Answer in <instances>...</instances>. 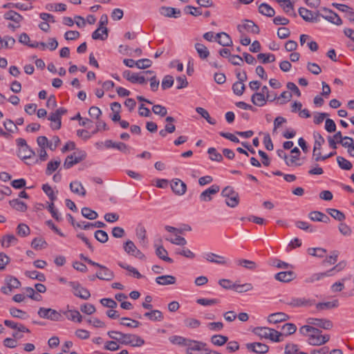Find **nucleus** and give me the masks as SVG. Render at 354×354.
<instances>
[{
    "instance_id": "39448f33",
    "label": "nucleus",
    "mask_w": 354,
    "mask_h": 354,
    "mask_svg": "<svg viewBox=\"0 0 354 354\" xmlns=\"http://www.w3.org/2000/svg\"><path fill=\"white\" fill-rule=\"evenodd\" d=\"M283 302L292 308L310 307L315 304V299L306 297H291Z\"/></svg>"
},
{
    "instance_id": "4468645a",
    "label": "nucleus",
    "mask_w": 354,
    "mask_h": 354,
    "mask_svg": "<svg viewBox=\"0 0 354 354\" xmlns=\"http://www.w3.org/2000/svg\"><path fill=\"white\" fill-rule=\"evenodd\" d=\"M314 138L315 141L313 148V159L315 161V158H318L321 155V147L324 143L325 140L322 136L317 132L314 133Z\"/></svg>"
},
{
    "instance_id": "6ab92c4d",
    "label": "nucleus",
    "mask_w": 354,
    "mask_h": 354,
    "mask_svg": "<svg viewBox=\"0 0 354 354\" xmlns=\"http://www.w3.org/2000/svg\"><path fill=\"white\" fill-rule=\"evenodd\" d=\"M298 12L301 17H302V19L306 21L317 22L318 21V17H317V13H315V16H314L313 12L306 8H299Z\"/></svg>"
},
{
    "instance_id": "9b49d317",
    "label": "nucleus",
    "mask_w": 354,
    "mask_h": 354,
    "mask_svg": "<svg viewBox=\"0 0 354 354\" xmlns=\"http://www.w3.org/2000/svg\"><path fill=\"white\" fill-rule=\"evenodd\" d=\"M68 284L74 290L73 294L75 296L85 300L91 297L88 290L82 287L78 281H70Z\"/></svg>"
},
{
    "instance_id": "338daca9",
    "label": "nucleus",
    "mask_w": 354,
    "mask_h": 354,
    "mask_svg": "<svg viewBox=\"0 0 354 354\" xmlns=\"http://www.w3.org/2000/svg\"><path fill=\"white\" fill-rule=\"evenodd\" d=\"M6 282L12 290V288H18L21 286L20 281L17 278L11 276L6 278Z\"/></svg>"
},
{
    "instance_id": "37998d69",
    "label": "nucleus",
    "mask_w": 354,
    "mask_h": 354,
    "mask_svg": "<svg viewBox=\"0 0 354 354\" xmlns=\"http://www.w3.org/2000/svg\"><path fill=\"white\" fill-rule=\"evenodd\" d=\"M253 289V286L250 283H245L244 284H238L236 282L234 283V286L233 290L239 293H243L248 291L252 290Z\"/></svg>"
},
{
    "instance_id": "09e8293b",
    "label": "nucleus",
    "mask_w": 354,
    "mask_h": 354,
    "mask_svg": "<svg viewBox=\"0 0 354 354\" xmlns=\"http://www.w3.org/2000/svg\"><path fill=\"white\" fill-rule=\"evenodd\" d=\"M196 111L200 114L201 115V117H203V118H205L207 122L208 123H209L210 124H216V120L213 118H212L210 116H209V113L207 112V110H205V109L202 108V107H197L196 109Z\"/></svg>"
},
{
    "instance_id": "473e14b6",
    "label": "nucleus",
    "mask_w": 354,
    "mask_h": 354,
    "mask_svg": "<svg viewBox=\"0 0 354 354\" xmlns=\"http://www.w3.org/2000/svg\"><path fill=\"white\" fill-rule=\"evenodd\" d=\"M252 102L258 106H263L266 104V96L263 93L257 92L251 97Z\"/></svg>"
},
{
    "instance_id": "1a4fd4ad",
    "label": "nucleus",
    "mask_w": 354,
    "mask_h": 354,
    "mask_svg": "<svg viewBox=\"0 0 354 354\" xmlns=\"http://www.w3.org/2000/svg\"><path fill=\"white\" fill-rule=\"evenodd\" d=\"M86 158L85 152H74L73 154L68 156L64 162V167L66 169H70L75 165L80 162Z\"/></svg>"
},
{
    "instance_id": "4d7b16f0",
    "label": "nucleus",
    "mask_w": 354,
    "mask_h": 354,
    "mask_svg": "<svg viewBox=\"0 0 354 354\" xmlns=\"http://www.w3.org/2000/svg\"><path fill=\"white\" fill-rule=\"evenodd\" d=\"M60 160H51L47 164L46 169V174L49 176L51 175L60 165Z\"/></svg>"
},
{
    "instance_id": "f704fd0d",
    "label": "nucleus",
    "mask_w": 354,
    "mask_h": 354,
    "mask_svg": "<svg viewBox=\"0 0 354 354\" xmlns=\"http://www.w3.org/2000/svg\"><path fill=\"white\" fill-rule=\"evenodd\" d=\"M291 153L294 154L292 155L289 160L286 161V164L288 166H290L292 165H295L297 166H300L301 163H297V160L299 159V156L301 154L300 150L297 147H295L291 150Z\"/></svg>"
},
{
    "instance_id": "5701e85b",
    "label": "nucleus",
    "mask_w": 354,
    "mask_h": 354,
    "mask_svg": "<svg viewBox=\"0 0 354 354\" xmlns=\"http://www.w3.org/2000/svg\"><path fill=\"white\" fill-rule=\"evenodd\" d=\"M205 259L209 262L219 265H226L227 263V261L224 257L212 252L207 253L205 256Z\"/></svg>"
},
{
    "instance_id": "b1692460",
    "label": "nucleus",
    "mask_w": 354,
    "mask_h": 354,
    "mask_svg": "<svg viewBox=\"0 0 354 354\" xmlns=\"http://www.w3.org/2000/svg\"><path fill=\"white\" fill-rule=\"evenodd\" d=\"M160 14L167 17L178 18L180 15V10L171 7H162L160 10Z\"/></svg>"
},
{
    "instance_id": "c03bdc74",
    "label": "nucleus",
    "mask_w": 354,
    "mask_h": 354,
    "mask_svg": "<svg viewBox=\"0 0 354 354\" xmlns=\"http://www.w3.org/2000/svg\"><path fill=\"white\" fill-rule=\"evenodd\" d=\"M327 213L330 214L333 218L338 221H342L345 219L346 216L344 214L338 209L328 208L326 210Z\"/></svg>"
},
{
    "instance_id": "e433bc0d",
    "label": "nucleus",
    "mask_w": 354,
    "mask_h": 354,
    "mask_svg": "<svg viewBox=\"0 0 354 354\" xmlns=\"http://www.w3.org/2000/svg\"><path fill=\"white\" fill-rule=\"evenodd\" d=\"M67 318L73 322H77L81 323L82 322V316L77 310H69L64 313Z\"/></svg>"
},
{
    "instance_id": "a878e982",
    "label": "nucleus",
    "mask_w": 354,
    "mask_h": 354,
    "mask_svg": "<svg viewBox=\"0 0 354 354\" xmlns=\"http://www.w3.org/2000/svg\"><path fill=\"white\" fill-rule=\"evenodd\" d=\"M35 155V151L28 145L26 149L25 147L19 148L17 151L18 157L23 160L31 158Z\"/></svg>"
},
{
    "instance_id": "69168bd1",
    "label": "nucleus",
    "mask_w": 354,
    "mask_h": 354,
    "mask_svg": "<svg viewBox=\"0 0 354 354\" xmlns=\"http://www.w3.org/2000/svg\"><path fill=\"white\" fill-rule=\"evenodd\" d=\"M47 245V243L44 239L40 238H35L31 243V246L35 250L45 248H46Z\"/></svg>"
},
{
    "instance_id": "2f4dec72",
    "label": "nucleus",
    "mask_w": 354,
    "mask_h": 354,
    "mask_svg": "<svg viewBox=\"0 0 354 354\" xmlns=\"http://www.w3.org/2000/svg\"><path fill=\"white\" fill-rule=\"evenodd\" d=\"M70 189L72 192L82 196H84L86 193L82 183L79 181L71 182L70 183Z\"/></svg>"
},
{
    "instance_id": "052dcab7",
    "label": "nucleus",
    "mask_w": 354,
    "mask_h": 354,
    "mask_svg": "<svg viewBox=\"0 0 354 354\" xmlns=\"http://www.w3.org/2000/svg\"><path fill=\"white\" fill-rule=\"evenodd\" d=\"M176 131V126L174 124V123H167L165 129H161L159 131V135L162 138H165L167 135V133H172Z\"/></svg>"
},
{
    "instance_id": "f8f14e48",
    "label": "nucleus",
    "mask_w": 354,
    "mask_h": 354,
    "mask_svg": "<svg viewBox=\"0 0 354 354\" xmlns=\"http://www.w3.org/2000/svg\"><path fill=\"white\" fill-rule=\"evenodd\" d=\"M247 349L257 354H265L269 351V346L260 342L248 343L245 345Z\"/></svg>"
},
{
    "instance_id": "f03ea898",
    "label": "nucleus",
    "mask_w": 354,
    "mask_h": 354,
    "mask_svg": "<svg viewBox=\"0 0 354 354\" xmlns=\"http://www.w3.org/2000/svg\"><path fill=\"white\" fill-rule=\"evenodd\" d=\"M222 196L226 198L225 203L230 207H236L240 201L239 193L231 186L225 187L221 192Z\"/></svg>"
},
{
    "instance_id": "4be33fe9",
    "label": "nucleus",
    "mask_w": 354,
    "mask_h": 354,
    "mask_svg": "<svg viewBox=\"0 0 354 354\" xmlns=\"http://www.w3.org/2000/svg\"><path fill=\"white\" fill-rule=\"evenodd\" d=\"M289 319V316L284 313H275L268 316V321L270 323L277 324L286 321Z\"/></svg>"
},
{
    "instance_id": "ddd939ff",
    "label": "nucleus",
    "mask_w": 354,
    "mask_h": 354,
    "mask_svg": "<svg viewBox=\"0 0 354 354\" xmlns=\"http://www.w3.org/2000/svg\"><path fill=\"white\" fill-rule=\"evenodd\" d=\"M307 323L311 325L317 326L325 330H330L333 327V323L330 320L326 319L308 318Z\"/></svg>"
},
{
    "instance_id": "13d9d810",
    "label": "nucleus",
    "mask_w": 354,
    "mask_h": 354,
    "mask_svg": "<svg viewBox=\"0 0 354 354\" xmlns=\"http://www.w3.org/2000/svg\"><path fill=\"white\" fill-rule=\"evenodd\" d=\"M136 236L140 240V242L145 245L147 243L146 230L144 226L138 225L136 228Z\"/></svg>"
},
{
    "instance_id": "58836bf2",
    "label": "nucleus",
    "mask_w": 354,
    "mask_h": 354,
    "mask_svg": "<svg viewBox=\"0 0 354 354\" xmlns=\"http://www.w3.org/2000/svg\"><path fill=\"white\" fill-rule=\"evenodd\" d=\"M195 48L199 57L202 59H206L209 55L207 48L203 44L196 43L195 44Z\"/></svg>"
},
{
    "instance_id": "412c9836",
    "label": "nucleus",
    "mask_w": 354,
    "mask_h": 354,
    "mask_svg": "<svg viewBox=\"0 0 354 354\" xmlns=\"http://www.w3.org/2000/svg\"><path fill=\"white\" fill-rule=\"evenodd\" d=\"M215 40L224 47L231 46L232 45V41L230 35L224 32L217 33L215 37Z\"/></svg>"
},
{
    "instance_id": "4c0bfd02",
    "label": "nucleus",
    "mask_w": 354,
    "mask_h": 354,
    "mask_svg": "<svg viewBox=\"0 0 354 354\" xmlns=\"http://www.w3.org/2000/svg\"><path fill=\"white\" fill-rule=\"evenodd\" d=\"M108 37V28H98L92 33V38L93 39L105 40Z\"/></svg>"
},
{
    "instance_id": "a19ab883",
    "label": "nucleus",
    "mask_w": 354,
    "mask_h": 354,
    "mask_svg": "<svg viewBox=\"0 0 354 354\" xmlns=\"http://www.w3.org/2000/svg\"><path fill=\"white\" fill-rule=\"evenodd\" d=\"M17 239L13 234H7L3 236L1 245L3 248H9L12 244L17 243Z\"/></svg>"
},
{
    "instance_id": "9d476101",
    "label": "nucleus",
    "mask_w": 354,
    "mask_h": 354,
    "mask_svg": "<svg viewBox=\"0 0 354 354\" xmlns=\"http://www.w3.org/2000/svg\"><path fill=\"white\" fill-rule=\"evenodd\" d=\"M38 315L41 318L48 319L52 321H59L62 319V315L60 313L52 308L41 307L38 310Z\"/></svg>"
},
{
    "instance_id": "393cba45",
    "label": "nucleus",
    "mask_w": 354,
    "mask_h": 354,
    "mask_svg": "<svg viewBox=\"0 0 354 354\" xmlns=\"http://www.w3.org/2000/svg\"><path fill=\"white\" fill-rule=\"evenodd\" d=\"M156 281L159 285L167 286L174 284L176 281V279L172 275H162L156 277Z\"/></svg>"
},
{
    "instance_id": "bf43d9fd",
    "label": "nucleus",
    "mask_w": 354,
    "mask_h": 354,
    "mask_svg": "<svg viewBox=\"0 0 354 354\" xmlns=\"http://www.w3.org/2000/svg\"><path fill=\"white\" fill-rule=\"evenodd\" d=\"M257 59L261 60V62L263 64H267L274 62L275 56L274 55L270 53H259L257 55Z\"/></svg>"
},
{
    "instance_id": "5fc2aeb1",
    "label": "nucleus",
    "mask_w": 354,
    "mask_h": 354,
    "mask_svg": "<svg viewBox=\"0 0 354 354\" xmlns=\"http://www.w3.org/2000/svg\"><path fill=\"white\" fill-rule=\"evenodd\" d=\"M308 254L317 257H324L326 254V250L322 248H308Z\"/></svg>"
},
{
    "instance_id": "7ed1b4c3",
    "label": "nucleus",
    "mask_w": 354,
    "mask_h": 354,
    "mask_svg": "<svg viewBox=\"0 0 354 354\" xmlns=\"http://www.w3.org/2000/svg\"><path fill=\"white\" fill-rule=\"evenodd\" d=\"M254 333L261 337L270 339V340L275 342H280L282 341V339H280V337L282 336V334L273 328L267 327H257L254 329Z\"/></svg>"
},
{
    "instance_id": "6e6552de",
    "label": "nucleus",
    "mask_w": 354,
    "mask_h": 354,
    "mask_svg": "<svg viewBox=\"0 0 354 354\" xmlns=\"http://www.w3.org/2000/svg\"><path fill=\"white\" fill-rule=\"evenodd\" d=\"M321 9L325 12V14L322 15L317 12V17H322L327 21L337 26L342 24V20L336 12L326 7H323Z\"/></svg>"
},
{
    "instance_id": "dca6fc26",
    "label": "nucleus",
    "mask_w": 354,
    "mask_h": 354,
    "mask_svg": "<svg viewBox=\"0 0 354 354\" xmlns=\"http://www.w3.org/2000/svg\"><path fill=\"white\" fill-rule=\"evenodd\" d=\"M219 190H220V187L218 185H213L211 187H209L208 189L203 191L200 194V196H199L200 200L201 201H205V202L210 201L212 199V195H214V194H217L219 192Z\"/></svg>"
},
{
    "instance_id": "0eeeda50",
    "label": "nucleus",
    "mask_w": 354,
    "mask_h": 354,
    "mask_svg": "<svg viewBox=\"0 0 354 354\" xmlns=\"http://www.w3.org/2000/svg\"><path fill=\"white\" fill-rule=\"evenodd\" d=\"M238 30L243 34L244 31L248 33L257 35L260 32L259 27L252 20L244 19L237 26Z\"/></svg>"
},
{
    "instance_id": "7c9ffc66",
    "label": "nucleus",
    "mask_w": 354,
    "mask_h": 354,
    "mask_svg": "<svg viewBox=\"0 0 354 354\" xmlns=\"http://www.w3.org/2000/svg\"><path fill=\"white\" fill-rule=\"evenodd\" d=\"M48 120L53 123L50 124L52 129L57 130L61 128L62 126V118L57 114L56 112L51 113L48 117Z\"/></svg>"
},
{
    "instance_id": "c85d7f7f",
    "label": "nucleus",
    "mask_w": 354,
    "mask_h": 354,
    "mask_svg": "<svg viewBox=\"0 0 354 354\" xmlns=\"http://www.w3.org/2000/svg\"><path fill=\"white\" fill-rule=\"evenodd\" d=\"M144 316L153 322H160L164 318L162 313L158 310H151L149 312L145 313Z\"/></svg>"
},
{
    "instance_id": "cd10ccee",
    "label": "nucleus",
    "mask_w": 354,
    "mask_h": 354,
    "mask_svg": "<svg viewBox=\"0 0 354 354\" xmlns=\"http://www.w3.org/2000/svg\"><path fill=\"white\" fill-rule=\"evenodd\" d=\"M3 17L5 19L12 21L17 24L24 19L23 17L19 13L14 10H9L6 12L4 14Z\"/></svg>"
},
{
    "instance_id": "603ef678",
    "label": "nucleus",
    "mask_w": 354,
    "mask_h": 354,
    "mask_svg": "<svg viewBox=\"0 0 354 354\" xmlns=\"http://www.w3.org/2000/svg\"><path fill=\"white\" fill-rule=\"evenodd\" d=\"M81 212L82 216L89 220H94L98 216L97 213L89 207H83Z\"/></svg>"
},
{
    "instance_id": "0e129e2a",
    "label": "nucleus",
    "mask_w": 354,
    "mask_h": 354,
    "mask_svg": "<svg viewBox=\"0 0 354 354\" xmlns=\"http://www.w3.org/2000/svg\"><path fill=\"white\" fill-rule=\"evenodd\" d=\"M245 89V84L241 82H236L232 85V90L235 95H242Z\"/></svg>"
},
{
    "instance_id": "20e7f679",
    "label": "nucleus",
    "mask_w": 354,
    "mask_h": 354,
    "mask_svg": "<svg viewBox=\"0 0 354 354\" xmlns=\"http://www.w3.org/2000/svg\"><path fill=\"white\" fill-rule=\"evenodd\" d=\"M346 266V263L344 261L339 262L333 268L324 272L315 273L310 277L307 279L308 282L313 283L316 281H319L324 277H330L335 274L336 272H338L342 270Z\"/></svg>"
},
{
    "instance_id": "3c124183",
    "label": "nucleus",
    "mask_w": 354,
    "mask_h": 354,
    "mask_svg": "<svg viewBox=\"0 0 354 354\" xmlns=\"http://www.w3.org/2000/svg\"><path fill=\"white\" fill-rule=\"evenodd\" d=\"M26 276L32 279H37L39 281H45L46 277L43 273L39 272L36 270L26 271Z\"/></svg>"
},
{
    "instance_id": "8fccbe9b",
    "label": "nucleus",
    "mask_w": 354,
    "mask_h": 354,
    "mask_svg": "<svg viewBox=\"0 0 354 354\" xmlns=\"http://www.w3.org/2000/svg\"><path fill=\"white\" fill-rule=\"evenodd\" d=\"M120 324L129 328H137L140 325V323L137 320L122 317L121 318Z\"/></svg>"
},
{
    "instance_id": "680f3d73",
    "label": "nucleus",
    "mask_w": 354,
    "mask_h": 354,
    "mask_svg": "<svg viewBox=\"0 0 354 354\" xmlns=\"http://www.w3.org/2000/svg\"><path fill=\"white\" fill-rule=\"evenodd\" d=\"M207 153L210 155L209 158L213 161L221 162L223 160V156L217 152L216 149L214 147L208 149Z\"/></svg>"
},
{
    "instance_id": "774afa93",
    "label": "nucleus",
    "mask_w": 354,
    "mask_h": 354,
    "mask_svg": "<svg viewBox=\"0 0 354 354\" xmlns=\"http://www.w3.org/2000/svg\"><path fill=\"white\" fill-rule=\"evenodd\" d=\"M174 84V78L171 75H165L162 81L161 86L163 90L171 88Z\"/></svg>"
},
{
    "instance_id": "ea45409f",
    "label": "nucleus",
    "mask_w": 354,
    "mask_h": 354,
    "mask_svg": "<svg viewBox=\"0 0 354 354\" xmlns=\"http://www.w3.org/2000/svg\"><path fill=\"white\" fill-rule=\"evenodd\" d=\"M338 300H334L333 301L320 302L316 304V308L318 310H323L325 309H330L338 306Z\"/></svg>"
},
{
    "instance_id": "f257e3e1",
    "label": "nucleus",
    "mask_w": 354,
    "mask_h": 354,
    "mask_svg": "<svg viewBox=\"0 0 354 354\" xmlns=\"http://www.w3.org/2000/svg\"><path fill=\"white\" fill-rule=\"evenodd\" d=\"M109 337L123 345L131 346H141L145 344V340L134 334H126L116 330H111L107 333Z\"/></svg>"
},
{
    "instance_id": "864d4df0",
    "label": "nucleus",
    "mask_w": 354,
    "mask_h": 354,
    "mask_svg": "<svg viewBox=\"0 0 354 354\" xmlns=\"http://www.w3.org/2000/svg\"><path fill=\"white\" fill-rule=\"evenodd\" d=\"M337 162L339 167L344 170H350L353 167L352 163L349 160L342 156H337Z\"/></svg>"
},
{
    "instance_id": "79ce46f5",
    "label": "nucleus",
    "mask_w": 354,
    "mask_h": 354,
    "mask_svg": "<svg viewBox=\"0 0 354 354\" xmlns=\"http://www.w3.org/2000/svg\"><path fill=\"white\" fill-rule=\"evenodd\" d=\"M156 254L160 259L168 263H173V259L167 257V251L163 246L160 245L158 247L156 250Z\"/></svg>"
},
{
    "instance_id": "72a5a7b5",
    "label": "nucleus",
    "mask_w": 354,
    "mask_h": 354,
    "mask_svg": "<svg viewBox=\"0 0 354 354\" xmlns=\"http://www.w3.org/2000/svg\"><path fill=\"white\" fill-rule=\"evenodd\" d=\"M9 203L12 208L19 212H25L28 209L27 205L18 198L10 201Z\"/></svg>"
},
{
    "instance_id": "e2e57ef3",
    "label": "nucleus",
    "mask_w": 354,
    "mask_h": 354,
    "mask_svg": "<svg viewBox=\"0 0 354 354\" xmlns=\"http://www.w3.org/2000/svg\"><path fill=\"white\" fill-rule=\"evenodd\" d=\"M94 236L95 238L102 243H104L109 240V236L107 233L102 230H97L95 231Z\"/></svg>"
},
{
    "instance_id": "423d86ee",
    "label": "nucleus",
    "mask_w": 354,
    "mask_h": 354,
    "mask_svg": "<svg viewBox=\"0 0 354 354\" xmlns=\"http://www.w3.org/2000/svg\"><path fill=\"white\" fill-rule=\"evenodd\" d=\"M207 344L203 342L191 339L186 350L187 354H206Z\"/></svg>"
},
{
    "instance_id": "6e6d98bb",
    "label": "nucleus",
    "mask_w": 354,
    "mask_h": 354,
    "mask_svg": "<svg viewBox=\"0 0 354 354\" xmlns=\"http://www.w3.org/2000/svg\"><path fill=\"white\" fill-rule=\"evenodd\" d=\"M46 9L49 11H65L66 6L64 3H48L46 6Z\"/></svg>"
},
{
    "instance_id": "de8ad7c7",
    "label": "nucleus",
    "mask_w": 354,
    "mask_h": 354,
    "mask_svg": "<svg viewBox=\"0 0 354 354\" xmlns=\"http://www.w3.org/2000/svg\"><path fill=\"white\" fill-rule=\"evenodd\" d=\"M341 145L346 148H348V153L350 156L354 151V140L352 138L345 136Z\"/></svg>"
},
{
    "instance_id": "c9c22d12",
    "label": "nucleus",
    "mask_w": 354,
    "mask_h": 354,
    "mask_svg": "<svg viewBox=\"0 0 354 354\" xmlns=\"http://www.w3.org/2000/svg\"><path fill=\"white\" fill-rule=\"evenodd\" d=\"M236 263L238 266L250 270H254L257 267V263L254 261L243 259L236 260Z\"/></svg>"
},
{
    "instance_id": "f3484780",
    "label": "nucleus",
    "mask_w": 354,
    "mask_h": 354,
    "mask_svg": "<svg viewBox=\"0 0 354 354\" xmlns=\"http://www.w3.org/2000/svg\"><path fill=\"white\" fill-rule=\"evenodd\" d=\"M171 187L172 191L179 196L184 194L187 190L186 184L178 178L172 180Z\"/></svg>"
},
{
    "instance_id": "a211bd4d",
    "label": "nucleus",
    "mask_w": 354,
    "mask_h": 354,
    "mask_svg": "<svg viewBox=\"0 0 354 354\" xmlns=\"http://www.w3.org/2000/svg\"><path fill=\"white\" fill-rule=\"evenodd\" d=\"M101 270L100 272L96 273V277L100 280L111 281L114 279L115 275L112 270L107 267L102 265L100 268Z\"/></svg>"
},
{
    "instance_id": "2eb2a0df",
    "label": "nucleus",
    "mask_w": 354,
    "mask_h": 354,
    "mask_svg": "<svg viewBox=\"0 0 354 354\" xmlns=\"http://www.w3.org/2000/svg\"><path fill=\"white\" fill-rule=\"evenodd\" d=\"M330 339V336L328 335H322V333L318 335H309L308 342L310 345L313 346H319L322 345Z\"/></svg>"
},
{
    "instance_id": "49530a36",
    "label": "nucleus",
    "mask_w": 354,
    "mask_h": 354,
    "mask_svg": "<svg viewBox=\"0 0 354 354\" xmlns=\"http://www.w3.org/2000/svg\"><path fill=\"white\" fill-rule=\"evenodd\" d=\"M17 234L21 237H26L30 233L29 227L25 223H20L17 227Z\"/></svg>"
},
{
    "instance_id": "c756f323",
    "label": "nucleus",
    "mask_w": 354,
    "mask_h": 354,
    "mask_svg": "<svg viewBox=\"0 0 354 354\" xmlns=\"http://www.w3.org/2000/svg\"><path fill=\"white\" fill-rule=\"evenodd\" d=\"M169 339L170 342L172 343L173 344H176V345L183 346H187V348L188 347V344H189V342L191 341L190 339H187L184 337L178 336V335L171 336L169 338Z\"/></svg>"
},
{
    "instance_id": "a18cd8bd",
    "label": "nucleus",
    "mask_w": 354,
    "mask_h": 354,
    "mask_svg": "<svg viewBox=\"0 0 354 354\" xmlns=\"http://www.w3.org/2000/svg\"><path fill=\"white\" fill-rule=\"evenodd\" d=\"M228 340L227 337L222 335H214L211 337V342L216 346H223Z\"/></svg>"
},
{
    "instance_id": "aec40b11",
    "label": "nucleus",
    "mask_w": 354,
    "mask_h": 354,
    "mask_svg": "<svg viewBox=\"0 0 354 354\" xmlns=\"http://www.w3.org/2000/svg\"><path fill=\"white\" fill-rule=\"evenodd\" d=\"M296 278V274L293 271H283L277 273L274 279L279 281L288 283Z\"/></svg>"
},
{
    "instance_id": "bb28decb",
    "label": "nucleus",
    "mask_w": 354,
    "mask_h": 354,
    "mask_svg": "<svg viewBox=\"0 0 354 354\" xmlns=\"http://www.w3.org/2000/svg\"><path fill=\"white\" fill-rule=\"evenodd\" d=\"M259 12L266 17H272L275 15L274 10L268 3H262L259 6Z\"/></svg>"
}]
</instances>
